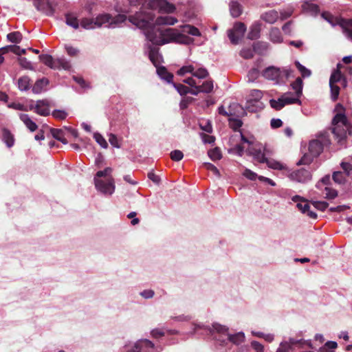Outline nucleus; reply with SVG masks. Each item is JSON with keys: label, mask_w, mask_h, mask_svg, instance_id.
<instances>
[{"label": "nucleus", "mask_w": 352, "mask_h": 352, "mask_svg": "<svg viewBox=\"0 0 352 352\" xmlns=\"http://www.w3.org/2000/svg\"><path fill=\"white\" fill-rule=\"evenodd\" d=\"M34 112L41 116H47L50 113V104L47 100H37L35 106H31Z\"/></svg>", "instance_id": "f3484780"}, {"label": "nucleus", "mask_w": 352, "mask_h": 352, "mask_svg": "<svg viewBox=\"0 0 352 352\" xmlns=\"http://www.w3.org/2000/svg\"><path fill=\"white\" fill-rule=\"evenodd\" d=\"M111 172H112V168L110 167H107L102 170L98 171L94 177H97L99 179H105L108 177H112L111 176Z\"/></svg>", "instance_id": "a18cd8bd"}, {"label": "nucleus", "mask_w": 352, "mask_h": 352, "mask_svg": "<svg viewBox=\"0 0 352 352\" xmlns=\"http://www.w3.org/2000/svg\"><path fill=\"white\" fill-rule=\"evenodd\" d=\"M289 178L294 182L306 183L311 179V174L309 170L302 168L292 171L289 175Z\"/></svg>", "instance_id": "ddd939ff"}, {"label": "nucleus", "mask_w": 352, "mask_h": 352, "mask_svg": "<svg viewBox=\"0 0 352 352\" xmlns=\"http://www.w3.org/2000/svg\"><path fill=\"white\" fill-rule=\"evenodd\" d=\"M262 76L268 80L278 84L281 80V68L269 66L262 72Z\"/></svg>", "instance_id": "4468645a"}, {"label": "nucleus", "mask_w": 352, "mask_h": 352, "mask_svg": "<svg viewBox=\"0 0 352 352\" xmlns=\"http://www.w3.org/2000/svg\"><path fill=\"white\" fill-rule=\"evenodd\" d=\"M125 14H119L112 16L109 14H99L96 19L83 18L80 21V25L86 30H92L101 27L116 28L126 20Z\"/></svg>", "instance_id": "7ed1b4c3"}, {"label": "nucleus", "mask_w": 352, "mask_h": 352, "mask_svg": "<svg viewBox=\"0 0 352 352\" xmlns=\"http://www.w3.org/2000/svg\"><path fill=\"white\" fill-rule=\"evenodd\" d=\"M192 97H184L179 102V107L181 109H186L190 104L194 101Z\"/></svg>", "instance_id": "680f3d73"}, {"label": "nucleus", "mask_w": 352, "mask_h": 352, "mask_svg": "<svg viewBox=\"0 0 352 352\" xmlns=\"http://www.w3.org/2000/svg\"><path fill=\"white\" fill-rule=\"evenodd\" d=\"M2 140L8 148H11L14 146V136L8 129L3 128L2 129Z\"/></svg>", "instance_id": "c85d7f7f"}, {"label": "nucleus", "mask_w": 352, "mask_h": 352, "mask_svg": "<svg viewBox=\"0 0 352 352\" xmlns=\"http://www.w3.org/2000/svg\"><path fill=\"white\" fill-rule=\"evenodd\" d=\"M305 346L315 348L310 340L296 339L291 338L288 341L280 342L276 352H294L297 349H302Z\"/></svg>", "instance_id": "423d86ee"}, {"label": "nucleus", "mask_w": 352, "mask_h": 352, "mask_svg": "<svg viewBox=\"0 0 352 352\" xmlns=\"http://www.w3.org/2000/svg\"><path fill=\"white\" fill-rule=\"evenodd\" d=\"M252 154L254 159L260 163H265L267 160L265 154L260 149L254 150Z\"/></svg>", "instance_id": "5fc2aeb1"}, {"label": "nucleus", "mask_w": 352, "mask_h": 352, "mask_svg": "<svg viewBox=\"0 0 352 352\" xmlns=\"http://www.w3.org/2000/svg\"><path fill=\"white\" fill-rule=\"evenodd\" d=\"M263 96L262 91L258 89H253L250 93V100L248 101V103L250 104L252 101H254L257 102L258 100H260Z\"/></svg>", "instance_id": "864d4df0"}, {"label": "nucleus", "mask_w": 352, "mask_h": 352, "mask_svg": "<svg viewBox=\"0 0 352 352\" xmlns=\"http://www.w3.org/2000/svg\"><path fill=\"white\" fill-rule=\"evenodd\" d=\"M140 295L144 299H151L155 295V292L153 289H144L140 293Z\"/></svg>", "instance_id": "774afa93"}, {"label": "nucleus", "mask_w": 352, "mask_h": 352, "mask_svg": "<svg viewBox=\"0 0 352 352\" xmlns=\"http://www.w3.org/2000/svg\"><path fill=\"white\" fill-rule=\"evenodd\" d=\"M177 22V19L175 17L168 15L158 16L155 20V24L159 26L162 25H173Z\"/></svg>", "instance_id": "bb28decb"}, {"label": "nucleus", "mask_w": 352, "mask_h": 352, "mask_svg": "<svg viewBox=\"0 0 352 352\" xmlns=\"http://www.w3.org/2000/svg\"><path fill=\"white\" fill-rule=\"evenodd\" d=\"M270 104L271 107L276 110H280L285 107V104L283 103L281 97L278 98L277 100L271 99L270 100Z\"/></svg>", "instance_id": "603ef678"}, {"label": "nucleus", "mask_w": 352, "mask_h": 352, "mask_svg": "<svg viewBox=\"0 0 352 352\" xmlns=\"http://www.w3.org/2000/svg\"><path fill=\"white\" fill-rule=\"evenodd\" d=\"M333 126L348 125L346 117L343 112L338 113L333 118Z\"/></svg>", "instance_id": "f704fd0d"}, {"label": "nucleus", "mask_w": 352, "mask_h": 352, "mask_svg": "<svg viewBox=\"0 0 352 352\" xmlns=\"http://www.w3.org/2000/svg\"><path fill=\"white\" fill-rule=\"evenodd\" d=\"M179 76H184L186 74H190L191 76L187 78H192L197 85V86H202V82L209 76V72L206 68L198 63H190L182 66L178 71Z\"/></svg>", "instance_id": "39448f33"}, {"label": "nucleus", "mask_w": 352, "mask_h": 352, "mask_svg": "<svg viewBox=\"0 0 352 352\" xmlns=\"http://www.w3.org/2000/svg\"><path fill=\"white\" fill-rule=\"evenodd\" d=\"M156 69L157 74L161 79L166 81L168 83L173 82V75L169 73L165 67L157 66Z\"/></svg>", "instance_id": "393cba45"}, {"label": "nucleus", "mask_w": 352, "mask_h": 352, "mask_svg": "<svg viewBox=\"0 0 352 352\" xmlns=\"http://www.w3.org/2000/svg\"><path fill=\"white\" fill-rule=\"evenodd\" d=\"M34 6L37 10L42 12L47 16L54 14V10L52 4L46 0H34Z\"/></svg>", "instance_id": "dca6fc26"}, {"label": "nucleus", "mask_w": 352, "mask_h": 352, "mask_svg": "<svg viewBox=\"0 0 352 352\" xmlns=\"http://www.w3.org/2000/svg\"><path fill=\"white\" fill-rule=\"evenodd\" d=\"M340 63L337 65V69H335L329 78V87L331 90V98L333 101H336L340 94V87L336 85V83L339 82L342 78V75L341 72L339 69V67L340 66Z\"/></svg>", "instance_id": "9b49d317"}, {"label": "nucleus", "mask_w": 352, "mask_h": 352, "mask_svg": "<svg viewBox=\"0 0 352 352\" xmlns=\"http://www.w3.org/2000/svg\"><path fill=\"white\" fill-rule=\"evenodd\" d=\"M254 51L251 48H243L240 52V56L245 59H250L254 56Z\"/></svg>", "instance_id": "6e6d98bb"}, {"label": "nucleus", "mask_w": 352, "mask_h": 352, "mask_svg": "<svg viewBox=\"0 0 352 352\" xmlns=\"http://www.w3.org/2000/svg\"><path fill=\"white\" fill-rule=\"evenodd\" d=\"M315 157H312V155H311L309 154V153L308 154H305L303 155V157L297 162V165H302V164H309L311 163V162L313 161L314 158Z\"/></svg>", "instance_id": "052dcab7"}, {"label": "nucleus", "mask_w": 352, "mask_h": 352, "mask_svg": "<svg viewBox=\"0 0 352 352\" xmlns=\"http://www.w3.org/2000/svg\"><path fill=\"white\" fill-rule=\"evenodd\" d=\"M265 163L267 166L272 169L282 170L286 168V166L285 164L274 160H267Z\"/></svg>", "instance_id": "58836bf2"}, {"label": "nucleus", "mask_w": 352, "mask_h": 352, "mask_svg": "<svg viewBox=\"0 0 352 352\" xmlns=\"http://www.w3.org/2000/svg\"><path fill=\"white\" fill-rule=\"evenodd\" d=\"M50 133L54 139L61 142L63 144H67V140L65 138V132L63 129L50 128Z\"/></svg>", "instance_id": "c756f323"}, {"label": "nucleus", "mask_w": 352, "mask_h": 352, "mask_svg": "<svg viewBox=\"0 0 352 352\" xmlns=\"http://www.w3.org/2000/svg\"><path fill=\"white\" fill-rule=\"evenodd\" d=\"M230 12L233 17L239 16L242 13L241 6L237 1H232L230 3Z\"/></svg>", "instance_id": "72a5a7b5"}, {"label": "nucleus", "mask_w": 352, "mask_h": 352, "mask_svg": "<svg viewBox=\"0 0 352 352\" xmlns=\"http://www.w3.org/2000/svg\"><path fill=\"white\" fill-rule=\"evenodd\" d=\"M18 87L21 91H27L30 87V78L22 76L18 80Z\"/></svg>", "instance_id": "a19ab883"}, {"label": "nucleus", "mask_w": 352, "mask_h": 352, "mask_svg": "<svg viewBox=\"0 0 352 352\" xmlns=\"http://www.w3.org/2000/svg\"><path fill=\"white\" fill-rule=\"evenodd\" d=\"M331 177L329 175L324 176L316 185V187L322 190V194L326 199H333L338 196V191L331 187Z\"/></svg>", "instance_id": "9d476101"}, {"label": "nucleus", "mask_w": 352, "mask_h": 352, "mask_svg": "<svg viewBox=\"0 0 352 352\" xmlns=\"http://www.w3.org/2000/svg\"><path fill=\"white\" fill-rule=\"evenodd\" d=\"M246 26L243 23H236L232 29L228 30V36L232 44L236 45L244 36Z\"/></svg>", "instance_id": "f8f14e48"}, {"label": "nucleus", "mask_w": 352, "mask_h": 352, "mask_svg": "<svg viewBox=\"0 0 352 352\" xmlns=\"http://www.w3.org/2000/svg\"><path fill=\"white\" fill-rule=\"evenodd\" d=\"M261 23L259 21L254 22L250 28L248 38L250 40L258 39L261 36Z\"/></svg>", "instance_id": "412c9836"}, {"label": "nucleus", "mask_w": 352, "mask_h": 352, "mask_svg": "<svg viewBox=\"0 0 352 352\" xmlns=\"http://www.w3.org/2000/svg\"><path fill=\"white\" fill-rule=\"evenodd\" d=\"M294 90V94L300 98L302 94V80L300 78H297L296 80L291 85Z\"/></svg>", "instance_id": "c9c22d12"}, {"label": "nucleus", "mask_w": 352, "mask_h": 352, "mask_svg": "<svg viewBox=\"0 0 352 352\" xmlns=\"http://www.w3.org/2000/svg\"><path fill=\"white\" fill-rule=\"evenodd\" d=\"M145 53L148 54L151 62L155 67H157V66L162 63V56L160 54L159 48L157 46L148 44L146 45Z\"/></svg>", "instance_id": "2eb2a0df"}, {"label": "nucleus", "mask_w": 352, "mask_h": 352, "mask_svg": "<svg viewBox=\"0 0 352 352\" xmlns=\"http://www.w3.org/2000/svg\"><path fill=\"white\" fill-rule=\"evenodd\" d=\"M39 60L45 64L46 66L50 67L51 69H56L57 66L55 65L56 59H54L53 57L50 54H41L39 56Z\"/></svg>", "instance_id": "7c9ffc66"}, {"label": "nucleus", "mask_w": 352, "mask_h": 352, "mask_svg": "<svg viewBox=\"0 0 352 352\" xmlns=\"http://www.w3.org/2000/svg\"><path fill=\"white\" fill-rule=\"evenodd\" d=\"M109 142L115 148H120L121 147L117 136L113 133L109 135Z\"/></svg>", "instance_id": "69168bd1"}, {"label": "nucleus", "mask_w": 352, "mask_h": 352, "mask_svg": "<svg viewBox=\"0 0 352 352\" xmlns=\"http://www.w3.org/2000/svg\"><path fill=\"white\" fill-rule=\"evenodd\" d=\"M282 100L285 105L292 104H300L301 101L300 100V98L296 96L292 92H287L282 95L281 96Z\"/></svg>", "instance_id": "a878e982"}, {"label": "nucleus", "mask_w": 352, "mask_h": 352, "mask_svg": "<svg viewBox=\"0 0 352 352\" xmlns=\"http://www.w3.org/2000/svg\"><path fill=\"white\" fill-rule=\"evenodd\" d=\"M252 48L255 53L265 55L270 48V45L265 41H257L253 43Z\"/></svg>", "instance_id": "5701e85b"}, {"label": "nucleus", "mask_w": 352, "mask_h": 352, "mask_svg": "<svg viewBox=\"0 0 352 352\" xmlns=\"http://www.w3.org/2000/svg\"><path fill=\"white\" fill-rule=\"evenodd\" d=\"M338 344L334 341H327L322 346L320 347L319 352H335Z\"/></svg>", "instance_id": "ea45409f"}, {"label": "nucleus", "mask_w": 352, "mask_h": 352, "mask_svg": "<svg viewBox=\"0 0 352 352\" xmlns=\"http://www.w3.org/2000/svg\"><path fill=\"white\" fill-rule=\"evenodd\" d=\"M313 205L316 209L320 211H324L327 208L329 204L326 201H314Z\"/></svg>", "instance_id": "338daca9"}, {"label": "nucleus", "mask_w": 352, "mask_h": 352, "mask_svg": "<svg viewBox=\"0 0 352 352\" xmlns=\"http://www.w3.org/2000/svg\"><path fill=\"white\" fill-rule=\"evenodd\" d=\"M242 175L246 177L247 179L254 181L256 180L259 176L257 175V174L253 171H252L250 169L245 168L244 171L243 172Z\"/></svg>", "instance_id": "bf43d9fd"}, {"label": "nucleus", "mask_w": 352, "mask_h": 352, "mask_svg": "<svg viewBox=\"0 0 352 352\" xmlns=\"http://www.w3.org/2000/svg\"><path fill=\"white\" fill-rule=\"evenodd\" d=\"M170 158L175 162H179L182 160L184 157L183 153L179 150H174L170 154Z\"/></svg>", "instance_id": "e2e57ef3"}, {"label": "nucleus", "mask_w": 352, "mask_h": 352, "mask_svg": "<svg viewBox=\"0 0 352 352\" xmlns=\"http://www.w3.org/2000/svg\"><path fill=\"white\" fill-rule=\"evenodd\" d=\"M208 154L209 157L212 161L219 160H220L222 157V155H221V151L217 147L214 148L212 149H210L208 151Z\"/></svg>", "instance_id": "de8ad7c7"}, {"label": "nucleus", "mask_w": 352, "mask_h": 352, "mask_svg": "<svg viewBox=\"0 0 352 352\" xmlns=\"http://www.w3.org/2000/svg\"><path fill=\"white\" fill-rule=\"evenodd\" d=\"M52 116L58 120H65L67 116V113L64 110L55 109L52 111Z\"/></svg>", "instance_id": "4d7b16f0"}, {"label": "nucleus", "mask_w": 352, "mask_h": 352, "mask_svg": "<svg viewBox=\"0 0 352 352\" xmlns=\"http://www.w3.org/2000/svg\"><path fill=\"white\" fill-rule=\"evenodd\" d=\"M182 32L181 34L186 35L185 34H188L190 35L194 36H200L201 32L198 28L191 25H184L181 27Z\"/></svg>", "instance_id": "2f4dec72"}, {"label": "nucleus", "mask_w": 352, "mask_h": 352, "mask_svg": "<svg viewBox=\"0 0 352 352\" xmlns=\"http://www.w3.org/2000/svg\"><path fill=\"white\" fill-rule=\"evenodd\" d=\"M278 18L279 14L274 10L267 11L261 15V19L270 24H274L276 23Z\"/></svg>", "instance_id": "4be33fe9"}, {"label": "nucleus", "mask_w": 352, "mask_h": 352, "mask_svg": "<svg viewBox=\"0 0 352 352\" xmlns=\"http://www.w3.org/2000/svg\"><path fill=\"white\" fill-rule=\"evenodd\" d=\"M327 132L320 133L317 138L312 140L309 144V153L312 157H318L323 151L324 146L330 144Z\"/></svg>", "instance_id": "0eeeda50"}, {"label": "nucleus", "mask_w": 352, "mask_h": 352, "mask_svg": "<svg viewBox=\"0 0 352 352\" xmlns=\"http://www.w3.org/2000/svg\"><path fill=\"white\" fill-rule=\"evenodd\" d=\"M192 331L190 333L191 335L198 333L201 331V334L206 333L210 336L220 345H226L228 342L239 346L245 342V336L243 331L235 333H230L229 329L225 325L219 323H213L212 327L206 326L203 324H193Z\"/></svg>", "instance_id": "f03ea898"}, {"label": "nucleus", "mask_w": 352, "mask_h": 352, "mask_svg": "<svg viewBox=\"0 0 352 352\" xmlns=\"http://www.w3.org/2000/svg\"><path fill=\"white\" fill-rule=\"evenodd\" d=\"M321 16L325 21H327L333 27L338 24L340 19H335L333 16L329 12H324L321 14Z\"/></svg>", "instance_id": "49530a36"}, {"label": "nucleus", "mask_w": 352, "mask_h": 352, "mask_svg": "<svg viewBox=\"0 0 352 352\" xmlns=\"http://www.w3.org/2000/svg\"><path fill=\"white\" fill-rule=\"evenodd\" d=\"M341 166L348 177L352 179V164L342 162Z\"/></svg>", "instance_id": "0e129e2a"}, {"label": "nucleus", "mask_w": 352, "mask_h": 352, "mask_svg": "<svg viewBox=\"0 0 352 352\" xmlns=\"http://www.w3.org/2000/svg\"><path fill=\"white\" fill-rule=\"evenodd\" d=\"M260 76V72L257 68H252L251 69L247 75V77L248 78V81L249 82H254Z\"/></svg>", "instance_id": "8fccbe9b"}, {"label": "nucleus", "mask_w": 352, "mask_h": 352, "mask_svg": "<svg viewBox=\"0 0 352 352\" xmlns=\"http://www.w3.org/2000/svg\"><path fill=\"white\" fill-rule=\"evenodd\" d=\"M94 138L102 148H107L108 147V144L106 140L100 133L98 132L94 133Z\"/></svg>", "instance_id": "09e8293b"}, {"label": "nucleus", "mask_w": 352, "mask_h": 352, "mask_svg": "<svg viewBox=\"0 0 352 352\" xmlns=\"http://www.w3.org/2000/svg\"><path fill=\"white\" fill-rule=\"evenodd\" d=\"M65 22L67 25L74 29H78L79 27V21L77 17L72 14H68L65 16Z\"/></svg>", "instance_id": "e433bc0d"}, {"label": "nucleus", "mask_w": 352, "mask_h": 352, "mask_svg": "<svg viewBox=\"0 0 352 352\" xmlns=\"http://www.w3.org/2000/svg\"><path fill=\"white\" fill-rule=\"evenodd\" d=\"M48 80L45 78L36 80L32 87V91L34 94L41 93L44 88L48 85Z\"/></svg>", "instance_id": "473e14b6"}, {"label": "nucleus", "mask_w": 352, "mask_h": 352, "mask_svg": "<svg viewBox=\"0 0 352 352\" xmlns=\"http://www.w3.org/2000/svg\"><path fill=\"white\" fill-rule=\"evenodd\" d=\"M20 119L26 126V127L32 132L35 131L38 126L25 113L20 114Z\"/></svg>", "instance_id": "cd10ccee"}, {"label": "nucleus", "mask_w": 352, "mask_h": 352, "mask_svg": "<svg viewBox=\"0 0 352 352\" xmlns=\"http://www.w3.org/2000/svg\"><path fill=\"white\" fill-rule=\"evenodd\" d=\"M296 207L303 214H306L310 208L309 204L305 200H302V201L298 202L296 204Z\"/></svg>", "instance_id": "13d9d810"}, {"label": "nucleus", "mask_w": 352, "mask_h": 352, "mask_svg": "<svg viewBox=\"0 0 352 352\" xmlns=\"http://www.w3.org/2000/svg\"><path fill=\"white\" fill-rule=\"evenodd\" d=\"M96 189L104 195L111 196L115 191V184L113 177L105 179L94 178Z\"/></svg>", "instance_id": "1a4fd4ad"}, {"label": "nucleus", "mask_w": 352, "mask_h": 352, "mask_svg": "<svg viewBox=\"0 0 352 352\" xmlns=\"http://www.w3.org/2000/svg\"><path fill=\"white\" fill-rule=\"evenodd\" d=\"M295 65L298 70L301 74L302 78L309 77L311 74V72L310 69H307L305 66H303L300 63L298 60L295 61Z\"/></svg>", "instance_id": "79ce46f5"}, {"label": "nucleus", "mask_w": 352, "mask_h": 352, "mask_svg": "<svg viewBox=\"0 0 352 352\" xmlns=\"http://www.w3.org/2000/svg\"><path fill=\"white\" fill-rule=\"evenodd\" d=\"M183 82L190 86V87L181 84L171 82L181 95L184 96L187 94H190L193 96H198L199 94H210L214 89V81L212 80H206L202 82V86H197V82L192 78H185Z\"/></svg>", "instance_id": "20e7f679"}, {"label": "nucleus", "mask_w": 352, "mask_h": 352, "mask_svg": "<svg viewBox=\"0 0 352 352\" xmlns=\"http://www.w3.org/2000/svg\"><path fill=\"white\" fill-rule=\"evenodd\" d=\"M55 65L57 66L56 69L69 70L71 68L70 62L64 58L56 59Z\"/></svg>", "instance_id": "4c0bfd02"}, {"label": "nucleus", "mask_w": 352, "mask_h": 352, "mask_svg": "<svg viewBox=\"0 0 352 352\" xmlns=\"http://www.w3.org/2000/svg\"><path fill=\"white\" fill-rule=\"evenodd\" d=\"M18 61L21 67L25 69L34 70V68L32 66V63L28 60L26 58L24 57H19Z\"/></svg>", "instance_id": "3c124183"}, {"label": "nucleus", "mask_w": 352, "mask_h": 352, "mask_svg": "<svg viewBox=\"0 0 352 352\" xmlns=\"http://www.w3.org/2000/svg\"><path fill=\"white\" fill-rule=\"evenodd\" d=\"M302 8L304 12L309 13L310 15L316 16L320 12V9L318 5L311 3L308 1H305L302 4Z\"/></svg>", "instance_id": "b1692460"}, {"label": "nucleus", "mask_w": 352, "mask_h": 352, "mask_svg": "<svg viewBox=\"0 0 352 352\" xmlns=\"http://www.w3.org/2000/svg\"><path fill=\"white\" fill-rule=\"evenodd\" d=\"M267 38L274 44L281 43L283 41L280 30L276 27H272L270 29Z\"/></svg>", "instance_id": "6ab92c4d"}, {"label": "nucleus", "mask_w": 352, "mask_h": 352, "mask_svg": "<svg viewBox=\"0 0 352 352\" xmlns=\"http://www.w3.org/2000/svg\"><path fill=\"white\" fill-rule=\"evenodd\" d=\"M338 25L342 28L346 37L352 41V19H340Z\"/></svg>", "instance_id": "aec40b11"}, {"label": "nucleus", "mask_w": 352, "mask_h": 352, "mask_svg": "<svg viewBox=\"0 0 352 352\" xmlns=\"http://www.w3.org/2000/svg\"><path fill=\"white\" fill-rule=\"evenodd\" d=\"M130 8L125 10L129 21L136 27L143 29L146 38L155 45L169 43L189 45L193 39L181 34L177 30L153 24L155 13H173L175 6L166 0H129Z\"/></svg>", "instance_id": "f257e3e1"}, {"label": "nucleus", "mask_w": 352, "mask_h": 352, "mask_svg": "<svg viewBox=\"0 0 352 352\" xmlns=\"http://www.w3.org/2000/svg\"><path fill=\"white\" fill-rule=\"evenodd\" d=\"M345 175H346L345 172L336 171L333 173L332 179L335 183L342 184L345 182Z\"/></svg>", "instance_id": "37998d69"}, {"label": "nucleus", "mask_w": 352, "mask_h": 352, "mask_svg": "<svg viewBox=\"0 0 352 352\" xmlns=\"http://www.w3.org/2000/svg\"><path fill=\"white\" fill-rule=\"evenodd\" d=\"M348 129V125L333 126L332 133L339 143L342 144V142L346 138Z\"/></svg>", "instance_id": "a211bd4d"}, {"label": "nucleus", "mask_w": 352, "mask_h": 352, "mask_svg": "<svg viewBox=\"0 0 352 352\" xmlns=\"http://www.w3.org/2000/svg\"><path fill=\"white\" fill-rule=\"evenodd\" d=\"M162 349L148 339H140L129 348L126 352H160Z\"/></svg>", "instance_id": "6e6552de"}, {"label": "nucleus", "mask_w": 352, "mask_h": 352, "mask_svg": "<svg viewBox=\"0 0 352 352\" xmlns=\"http://www.w3.org/2000/svg\"><path fill=\"white\" fill-rule=\"evenodd\" d=\"M7 38L11 43H19L22 40V34L19 32H12L7 35Z\"/></svg>", "instance_id": "c03bdc74"}]
</instances>
